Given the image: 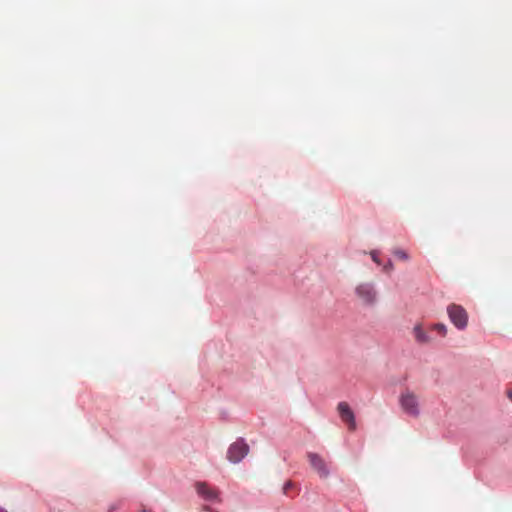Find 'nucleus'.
Instances as JSON below:
<instances>
[{
    "label": "nucleus",
    "instance_id": "3",
    "mask_svg": "<svg viewBox=\"0 0 512 512\" xmlns=\"http://www.w3.org/2000/svg\"><path fill=\"white\" fill-rule=\"evenodd\" d=\"M308 459L312 466V468L319 474L320 477H327L329 474V471L327 469V466L324 462V460L315 453H308Z\"/></svg>",
    "mask_w": 512,
    "mask_h": 512
},
{
    "label": "nucleus",
    "instance_id": "2",
    "mask_svg": "<svg viewBox=\"0 0 512 512\" xmlns=\"http://www.w3.org/2000/svg\"><path fill=\"white\" fill-rule=\"evenodd\" d=\"M197 493L200 497L207 501H215L218 499L219 492L217 489L209 486L205 482H198L195 485Z\"/></svg>",
    "mask_w": 512,
    "mask_h": 512
},
{
    "label": "nucleus",
    "instance_id": "5",
    "mask_svg": "<svg viewBox=\"0 0 512 512\" xmlns=\"http://www.w3.org/2000/svg\"><path fill=\"white\" fill-rule=\"evenodd\" d=\"M293 487V483L291 481H288L285 483L284 487H283V491L285 494H288V491L290 488Z\"/></svg>",
    "mask_w": 512,
    "mask_h": 512
},
{
    "label": "nucleus",
    "instance_id": "7",
    "mask_svg": "<svg viewBox=\"0 0 512 512\" xmlns=\"http://www.w3.org/2000/svg\"><path fill=\"white\" fill-rule=\"evenodd\" d=\"M0 512H7V511L0 507Z\"/></svg>",
    "mask_w": 512,
    "mask_h": 512
},
{
    "label": "nucleus",
    "instance_id": "8",
    "mask_svg": "<svg viewBox=\"0 0 512 512\" xmlns=\"http://www.w3.org/2000/svg\"><path fill=\"white\" fill-rule=\"evenodd\" d=\"M141 512H146V510H142Z\"/></svg>",
    "mask_w": 512,
    "mask_h": 512
},
{
    "label": "nucleus",
    "instance_id": "6",
    "mask_svg": "<svg viewBox=\"0 0 512 512\" xmlns=\"http://www.w3.org/2000/svg\"><path fill=\"white\" fill-rule=\"evenodd\" d=\"M115 509V506H112L111 508H109V511H113Z\"/></svg>",
    "mask_w": 512,
    "mask_h": 512
},
{
    "label": "nucleus",
    "instance_id": "1",
    "mask_svg": "<svg viewBox=\"0 0 512 512\" xmlns=\"http://www.w3.org/2000/svg\"><path fill=\"white\" fill-rule=\"evenodd\" d=\"M249 452V446L243 439L232 443L227 451V458L232 463H239Z\"/></svg>",
    "mask_w": 512,
    "mask_h": 512
},
{
    "label": "nucleus",
    "instance_id": "4",
    "mask_svg": "<svg viewBox=\"0 0 512 512\" xmlns=\"http://www.w3.org/2000/svg\"><path fill=\"white\" fill-rule=\"evenodd\" d=\"M346 424L349 430H354L356 426L355 418H346Z\"/></svg>",
    "mask_w": 512,
    "mask_h": 512
}]
</instances>
